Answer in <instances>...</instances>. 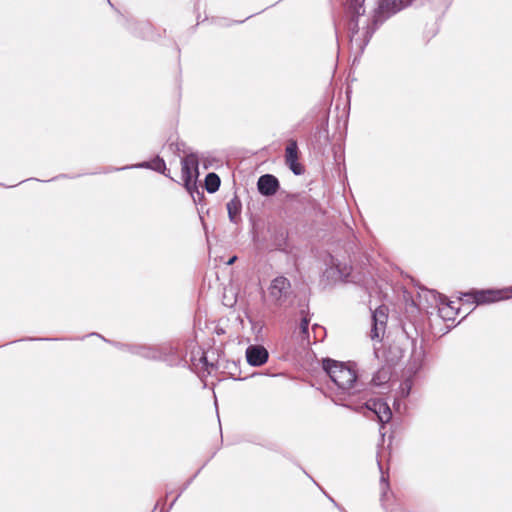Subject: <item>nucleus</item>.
I'll list each match as a JSON object with an SVG mask.
<instances>
[{
	"mask_svg": "<svg viewBox=\"0 0 512 512\" xmlns=\"http://www.w3.org/2000/svg\"><path fill=\"white\" fill-rule=\"evenodd\" d=\"M322 366L331 381L342 393L355 394L361 391L357 382V373L352 367L330 358L324 359Z\"/></svg>",
	"mask_w": 512,
	"mask_h": 512,
	"instance_id": "nucleus-1",
	"label": "nucleus"
},
{
	"mask_svg": "<svg viewBox=\"0 0 512 512\" xmlns=\"http://www.w3.org/2000/svg\"><path fill=\"white\" fill-rule=\"evenodd\" d=\"M294 297L289 279L284 276H278L271 281L267 295L270 306L286 309L292 305Z\"/></svg>",
	"mask_w": 512,
	"mask_h": 512,
	"instance_id": "nucleus-2",
	"label": "nucleus"
},
{
	"mask_svg": "<svg viewBox=\"0 0 512 512\" xmlns=\"http://www.w3.org/2000/svg\"><path fill=\"white\" fill-rule=\"evenodd\" d=\"M132 354L141 356L149 360H159L173 366L178 363L179 355L177 350L170 345L148 346V345H129L126 346Z\"/></svg>",
	"mask_w": 512,
	"mask_h": 512,
	"instance_id": "nucleus-3",
	"label": "nucleus"
},
{
	"mask_svg": "<svg viewBox=\"0 0 512 512\" xmlns=\"http://www.w3.org/2000/svg\"><path fill=\"white\" fill-rule=\"evenodd\" d=\"M405 0H381L373 15L372 23L378 27L389 17L407 7Z\"/></svg>",
	"mask_w": 512,
	"mask_h": 512,
	"instance_id": "nucleus-4",
	"label": "nucleus"
},
{
	"mask_svg": "<svg viewBox=\"0 0 512 512\" xmlns=\"http://www.w3.org/2000/svg\"><path fill=\"white\" fill-rule=\"evenodd\" d=\"M349 13L351 14V20L348 25L349 34H350V41L352 44H355L358 46L360 51H363L365 46L368 44L373 32L377 29V27L373 24V28L367 27V30L365 31L364 38L361 39L358 36L359 33V23L358 18L361 15H356L353 10H349Z\"/></svg>",
	"mask_w": 512,
	"mask_h": 512,
	"instance_id": "nucleus-5",
	"label": "nucleus"
},
{
	"mask_svg": "<svg viewBox=\"0 0 512 512\" xmlns=\"http://www.w3.org/2000/svg\"><path fill=\"white\" fill-rule=\"evenodd\" d=\"M388 320V308L385 305L377 307L372 312V327L370 337L372 340H381L385 331Z\"/></svg>",
	"mask_w": 512,
	"mask_h": 512,
	"instance_id": "nucleus-6",
	"label": "nucleus"
},
{
	"mask_svg": "<svg viewBox=\"0 0 512 512\" xmlns=\"http://www.w3.org/2000/svg\"><path fill=\"white\" fill-rule=\"evenodd\" d=\"M352 267L347 263H341L331 257L330 264L324 271V276L331 282L347 281Z\"/></svg>",
	"mask_w": 512,
	"mask_h": 512,
	"instance_id": "nucleus-7",
	"label": "nucleus"
},
{
	"mask_svg": "<svg viewBox=\"0 0 512 512\" xmlns=\"http://www.w3.org/2000/svg\"><path fill=\"white\" fill-rule=\"evenodd\" d=\"M181 165L182 179L184 181L185 187L190 193H192V187H195V182H193V171L198 173L197 155L193 153L186 155L184 158H182Z\"/></svg>",
	"mask_w": 512,
	"mask_h": 512,
	"instance_id": "nucleus-8",
	"label": "nucleus"
},
{
	"mask_svg": "<svg viewBox=\"0 0 512 512\" xmlns=\"http://www.w3.org/2000/svg\"><path fill=\"white\" fill-rule=\"evenodd\" d=\"M463 297V300L467 303H476L478 305L496 302L503 298L499 290L471 291L464 293Z\"/></svg>",
	"mask_w": 512,
	"mask_h": 512,
	"instance_id": "nucleus-9",
	"label": "nucleus"
},
{
	"mask_svg": "<svg viewBox=\"0 0 512 512\" xmlns=\"http://www.w3.org/2000/svg\"><path fill=\"white\" fill-rule=\"evenodd\" d=\"M285 162L295 175H301L304 172L303 167L298 163V145L293 139L289 140L286 146Z\"/></svg>",
	"mask_w": 512,
	"mask_h": 512,
	"instance_id": "nucleus-10",
	"label": "nucleus"
},
{
	"mask_svg": "<svg viewBox=\"0 0 512 512\" xmlns=\"http://www.w3.org/2000/svg\"><path fill=\"white\" fill-rule=\"evenodd\" d=\"M268 357V351L262 345H250L246 349V359L248 364L251 366H262L267 362Z\"/></svg>",
	"mask_w": 512,
	"mask_h": 512,
	"instance_id": "nucleus-11",
	"label": "nucleus"
},
{
	"mask_svg": "<svg viewBox=\"0 0 512 512\" xmlns=\"http://www.w3.org/2000/svg\"><path fill=\"white\" fill-rule=\"evenodd\" d=\"M366 406L369 410L373 411L376 414L378 420L382 424L388 423L391 420L392 412L385 401L381 399L370 400L369 402H367Z\"/></svg>",
	"mask_w": 512,
	"mask_h": 512,
	"instance_id": "nucleus-12",
	"label": "nucleus"
},
{
	"mask_svg": "<svg viewBox=\"0 0 512 512\" xmlns=\"http://www.w3.org/2000/svg\"><path fill=\"white\" fill-rule=\"evenodd\" d=\"M257 188L263 196H272L279 189V181L274 175L265 174L259 177Z\"/></svg>",
	"mask_w": 512,
	"mask_h": 512,
	"instance_id": "nucleus-13",
	"label": "nucleus"
},
{
	"mask_svg": "<svg viewBox=\"0 0 512 512\" xmlns=\"http://www.w3.org/2000/svg\"><path fill=\"white\" fill-rule=\"evenodd\" d=\"M130 168H148V169H152V170H155L157 172H160V173H164V171L166 170V164H165V161L162 158L156 157L151 162H142V163H139V164H136V165H131V166H125V167H122V168H117L116 170H124V169H130Z\"/></svg>",
	"mask_w": 512,
	"mask_h": 512,
	"instance_id": "nucleus-14",
	"label": "nucleus"
},
{
	"mask_svg": "<svg viewBox=\"0 0 512 512\" xmlns=\"http://www.w3.org/2000/svg\"><path fill=\"white\" fill-rule=\"evenodd\" d=\"M228 211L229 220L238 224L240 221V213L242 210V204L240 199L237 196H234L226 205Z\"/></svg>",
	"mask_w": 512,
	"mask_h": 512,
	"instance_id": "nucleus-15",
	"label": "nucleus"
},
{
	"mask_svg": "<svg viewBox=\"0 0 512 512\" xmlns=\"http://www.w3.org/2000/svg\"><path fill=\"white\" fill-rule=\"evenodd\" d=\"M288 233L284 229L275 230L272 235L271 246L275 250L285 251L287 249Z\"/></svg>",
	"mask_w": 512,
	"mask_h": 512,
	"instance_id": "nucleus-16",
	"label": "nucleus"
},
{
	"mask_svg": "<svg viewBox=\"0 0 512 512\" xmlns=\"http://www.w3.org/2000/svg\"><path fill=\"white\" fill-rule=\"evenodd\" d=\"M422 364L423 353L421 351H414L406 367V373L409 375V377L414 376L422 368Z\"/></svg>",
	"mask_w": 512,
	"mask_h": 512,
	"instance_id": "nucleus-17",
	"label": "nucleus"
},
{
	"mask_svg": "<svg viewBox=\"0 0 512 512\" xmlns=\"http://www.w3.org/2000/svg\"><path fill=\"white\" fill-rule=\"evenodd\" d=\"M220 177L214 173H208L205 177V188L209 193H215L220 187Z\"/></svg>",
	"mask_w": 512,
	"mask_h": 512,
	"instance_id": "nucleus-18",
	"label": "nucleus"
},
{
	"mask_svg": "<svg viewBox=\"0 0 512 512\" xmlns=\"http://www.w3.org/2000/svg\"><path fill=\"white\" fill-rule=\"evenodd\" d=\"M364 1L365 0H351L349 3L348 10H353L356 15H364Z\"/></svg>",
	"mask_w": 512,
	"mask_h": 512,
	"instance_id": "nucleus-19",
	"label": "nucleus"
},
{
	"mask_svg": "<svg viewBox=\"0 0 512 512\" xmlns=\"http://www.w3.org/2000/svg\"><path fill=\"white\" fill-rule=\"evenodd\" d=\"M411 377H408L402 384H401V389H402V394L404 396H407L409 393H410V390H411V387H412V381L410 379Z\"/></svg>",
	"mask_w": 512,
	"mask_h": 512,
	"instance_id": "nucleus-20",
	"label": "nucleus"
},
{
	"mask_svg": "<svg viewBox=\"0 0 512 512\" xmlns=\"http://www.w3.org/2000/svg\"><path fill=\"white\" fill-rule=\"evenodd\" d=\"M309 322L310 320L306 317H304L302 320H301V323H300V330L303 334H306L308 332V327H309Z\"/></svg>",
	"mask_w": 512,
	"mask_h": 512,
	"instance_id": "nucleus-21",
	"label": "nucleus"
},
{
	"mask_svg": "<svg viewBox=\"0 0 512 512\" xmlns=\"http://www.w3.org/2000/svg\"><path fill=\"white\" fill-rule=\"evenodd\" d=\"M381 484L385 485L386 487L388 486L387 479L384 477V475L381 477Z\"/></svg>",
	"mask_w": 512,
	"mask_h": 512,
	"instance_id": "nucleus-22",
	"label": "nucleus"
},
{
	"mask_svg": "<svg viewBox=\"0 0 512 512\" xmlns=\"http://www.w3.org/2000/svg\"><path fill=\"white\" fill-rule=\"evenodd\" d=\"M200 361H201L204 365H206V366H207V364H208V363H207V358H206V356H205V355H203V356L200 358Z\"/></svg>",
	"mask_w": 512,
	"mask_h": 512,
	"instance_id": "nucleus-23",
	"label": "nucleus"
},
{
	"mask_svg": "<svg viewBox=\"0 0 512 512\" xmlns=\"http://www.w3.org/2000/svg\"><path fill=\"white\" fill-rule=\"evenodd\" d=\"M405 1H406L405 3L407 4V6L412 5V4L416 3V2H418V0H405Z\"/></svg>",
	"mask_w": 512,
	"mask_h": 512,
	"instance_id": "nucleus-24",
	"label": "nucleus"
},
{
	"mask_svg": "<svg viewBox=\"0 0 512 512\" xmlns=\"http://www.w3.org/2000/svg\"><path fill=\"white\" fill-rule=\"evenodd\" d=\"M236 260V256L232 257L229 261H228V264H232L234 263V261Z\"/></svg>",
	"mask_w": 512,
	"mask_h": 512,
	"instance_id": "nucleus-25",
	"label": "nucleus"
},
{
	"mask_svg": "<svg viewBox=\"0 0 512 512\" xmlns=\"http://www.w3.org/2000/svg\"><path fill=\"white\" fill-rule=\"evenodd\" d=\"M176 500H177V497H175V498L173 499V501L171 502V504H170V508L174 505V503H175V501H176Z\"/></svg>",
	"mask_w": 512,
	"mask_h": 512,
	"instance_id": "nucleus-26",
	"label": "nucleus"
},
{
	"mask_svg": "<svg viewBox=\"0 0 512 512\" xmlns=\"http://www.w3.org/2000/svg\"><path fill=\"white\" fill-rule=\"evenodd\" d=\"M372 380H373V382H374V383H376V384H377V379H376V377H374Z\"/></svg>",
	"mask_w": 512,
	"mask_h": 512,
	"instance_id": "nucleus-27",
	"label": "nucleus"
},
{
	"mask_svg": "<svg viewBox=\"0 0 512 512\" xmlns=\"http://www.w3.org/2000/svg\"><path fill=\"white\" fill-rule=\"evenodd\" d=\"M329 499L331 500V502H333L336 505V503H335L333 498L329 497Z\"/></svg>",
	"mask_w": 512,
	"mask_h": 512,
	"instance_id": "nucleus-28",
	"label": "nucleus"
}]
</instances>
